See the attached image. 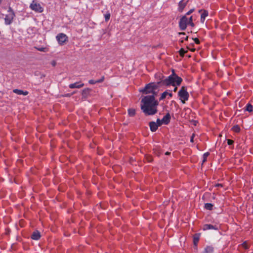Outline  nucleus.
<instances>
[{"instance_id":"9b49d317","label":"nucleus","mask_w":253,"mask_h":253,"mask_svg":"<svg viewBox=\"0 0 253 253\" xmlns=\"http://www.w3.org/2000/svg\"><path fill=\"white\" fill-rule=\"evenodd\" d=\"M84 84L81 83L80 82H77V83H75L74 84H70L69 86L70 88H80L84 86Z\"/></svg>"},{"instance_id":"a19ab883","label":"nucleus","mask_w":253,"mask_h":253,"mask_svg":"<svg viewBox=\"0 0 253 253\" xmlns=\"http://www.w3.org/2000/svg\"><path fill=\"white\" fill-rule=\"evenodd\" d=\"M156 154L157 155V156H159L160 153V152H158V153H156Z\"/></svg>"},{"instance_id":"2f4dec72","label":"nucleus","mask_w":253,"mask_h":253,"mask_svg":"<svg viewBox=\"0 0 253 253\" xmlns=\"http://www.w3.org/2000/svg\"><path fill=\"white\" fill-rule=\"evenodd\" d=\"M193 40L195 42L196 44H199L200 43V41L198 38H195L193 39Z\"/></svg>"},{"instance_id":"79ce46f5","label":"nucleus","mask_w":253,"mask_h":253,"mask_svg":"<svg viewBox=\"0 0 253 253\" xmlns=\"http://www.w3.org/2000/svg\"><path fill=\"white\" fill-rule=\"evenodd\" d=\"M190 50L192 51H194L195 49L194 48H192V49H191Z\"/></svg>"},{"instance_id":"c756f323","label":"nucleus","mask_w":253,"mask_h":253,"mask_svg":"<svg viewBox=\"0 0 253 253\" xmlns=\"http://www.w3.org/2000/svg\"><path fill=\"white\" fill-rule=\"evenodd\" d=\"M110 13H108V14H106L105 15V18L106 21H108L110 19Z\"/></svg>"},{"instance_id":"cd10ccee","label":"nucleus","mask_w":253,"mask_h":253,"mask_svg":"<svg viewBox=\"0 0 253 253\" xmlns=\"http://www.w3.org/2000/svg\"><path fill=\"white\" fill-rule=\"evenodd\" d=\"M194 9H190L189 11H188L185 15H187V16H190V15L194 11Z\"/></svg>"},{"instance_id":"2eb2a0df","label":"nucleus","mask_w":253,"mask_h":253,"mask_svg":"<svg viewBox=\"0 0 253 253\" xmlns=\"http://www.w3.org/2000/svg\"><path fill=\"white\" fill-rule=\"evenodd\" d=\"M170 115L168 113L166 115H165L163 118L162 119V122L163 124L167 125L169 123L170 121Z\"/></svg>"},{"instance_id":"4468645a","label":"nucleus","mask_w":253,"mask_h":253,"mask_svg":"<svg viewBox=\"0 0 253 253\" xmlns=\"http://www.w3.org/2000/svg\"><path fill=\"white\" fill-rule=\"evenodd\" d=\"M41 237L40 233L38 231H36L33 233V234L31 235V238L33 240H39Z\"/></svg>"},{"instance_id":"a878e982","label":"nucleus","mask_w":253,"mask_h":253,"mask_svg":"<svg viewBox=\"0 0 253 253\" xmlns=\"http://www.w3.org/2000/svg\"><path fill=\"white\" fill-rule=\"evenodd\" d=\"M38 50L40 51L47 52L48 51V48L46 47H41L38 48Z\"/></svg>"},{"instance_id":"e433bc0d","label":"nucleus","mask_w":253,"mask_h":253,"mask_svg":"<svg viewBox=\"0 0 253 253\" xmlns=\"http://www.w3.org/2000/svg\"><path fill=\"white\" fill-rule=\"evenodd\" d=\"M216 187H222L223 185L221 184H217L215 185Z\"/></svg>"},{"instance_id":"f03ea898","label":"nucleus","mask_w":253,"mask_h":253,"mask_svg":"<svg viewBox=\"0 0 253 253\" xmlns=\"http://www.w3.org/2000/svg\"><path fill=\"white\" fill-rule=\"evenodd\" d=\"M155 77L159 78L158 84H161V85L178 86L182 81V79L174 73V70H172V74L165 79H164V76L161 73L156 74Z\"/></svg>"},{"instance_id":"f704fd0d","label":"nucleus","mask_w":253,"mask_h":253,"mask_svg":"<svg viewBox=\"0 0 253 253\" xmlns=\"http://www.w3.org/2000/svg\"><path fill=\"white\" fill-rule=\"evenodd\" d=\"M51 64L53 66H55L56 64V62L55 61V60H53L51 62Z\"/></svg>"},{"instance_id":"a211bd4d","label":"nucleus","mask_w":253,"mask_h":253,"mask_svg":"<svg viewBox=\"0 0 253 253\" xmlns=\"http://www.w3.org/2000/svg\"><path fill=\"white\" fill-rule=\"evenodd\" d=\"M200 235L196 234L193 236V243L195 246H197L200 239Z\"/></svg>"},{"instance_id":"4c0bfd02","label":"nucleus","mask_w":253,"mask_h":253,"mask_svg":"<svg viewBox=\"0 0 253 253\" xmlns=\"http://www.w3.org/2000/svg\"><path fill=\"white\" fill-rule=\"evenodd\" d=\"M177 86H174V89H173V91H174V92H176V91H177Z\"/></svg>"},{"instance_id":"58836bf2","label":"nucleus","mask_w":253,"mask_h":253,"mask_svg":"<svg viewBox=\"0 0 253 253\" xmlns=\"http://www.w3.org/2000/svg\"><path fill=\"white\" fill-rule=\"evenodd\" d=\"M179 35L184 36L185 35V34L184 32H181V33H179Z\"/></svg>"},{"instance_id":"1a4fd4ad","label":"nucleus","mask_w":253,"mask_h":253,"mask_svg":"<svg viewBox=\"0 0 253 253\" xmlns=\"http://www.w3.org/2000/svg\"><path fill=\"white\" fill-rule=\"evenodd\" d=\"M199 12L201 13V22L203 23L208 15V12L206 10L201 9L199 10Z\"/></svg>"},{"instance_id":"f257e3e1","label":"nucleus","mask_w":253,"mask_h":253,"mask_svg":"<svg viewBox=\"0 0 253 253\" xmlns=\"http://www.w3.org/2000/svg\"><path fill=\"white\" fill-rule=\"evenodd\" d=\"M141 102L143 103L141 106V109L146 115H153L157 113L158 102L155 100L153 95L144 97Z\"/></svg>"},{"instance_id":"b1692460","label":"nucleus","mask_w":253,"mask_h":253,"mask_svg":"<svg viewBox=\"0 0 253 253\" xmlns=\"http://www.w3.org/2000/svg\"><path fill=\"white\" fill-rule=\"evenodd\" d=\"M187 52V50H185L183 48H181L179 51V54L181 56H183L184 54Z\"/></svg>"},{"instance_id":"412c9836","label":"nucleus","mask_w":253,"mask_h":253,"mask_svg":"<svg viewBox=\"0 0 253 253\" xmlns=\"http://www.w3.org/2000/svg\"><path fill=\"white\" fill-rule=\"evenodd\" d=\"M128 113L130 116H134L135 114V110L134 109H129L128 110Z\"/></svg>"},{"instance_id":"c9c22d12","label":"nucleus","mask_w":253,"mask_h":253,"mask_svg":"<svg viewBox=\"0 0 253 253\" xmlns=\"http://www.w3.org/2000/svg\"><path fill=\"white\" fill-rule=\"evenodd\" d=\"M194 136H195V134H193V135H192V136H191V137L190 141H191V142H193V141H194L193 139H194Z\"/></svg>"},{"instance_id":"0eeeda50","label":"nucleus","mask_w":253,"mask_h":253,"mask_svg":"<svg viewBox=\"0 0 253 253\" xmlns=\"http://www.w3.org/2000/svg\"><path fill=\"white\" fill-rule=\"evenodd\" d=\"M30 7L31 9L37 12L41 13L43 10V9L41 6V4L39 3H37V2H35V1H33L30 4Z\"/></svg>"},{"instance_id":"ddd939ff","label":"nucleus","mask_w":253,"mask_h":253,"mask_svg":"<svg viewBox=\"0 0 253 253\" xmlns=\"http://www.w3.org/2000/svg\"><path fill=\"white\" fill-rule=\"evenodd\" d=\"M149 126L152 131H155L158 127V125L154 122L149 123Z\"/></svg>"},{"instance_id":"c85d7f7f","label":"nucleus","mask_w":253,"mask_h":253,"mask_svg":"<svg viewBox=\"0 0 253 253\" xmlns=\"http://www.w3.org/2000/svg\"><path fill=\"white\" fill-rule=\"evenodd\" d=\"M104 77L103 76V77H102V78L100 79L95 81V82H96V83H102L104 81Z\"/></svg>"},{"instance_id":"7c9ffc66","label":"nucleus","mask_w":253,"mask_h":253,"mask_svg":"<svg viewBox=\"0 0 253 253\" xmlns=\"http://www.w3.org/2000/svg\"><path fill=\"white\" fill-rule=\"evenodd\" d=\"M234 143L233 140L231 139H227V144L229 145H232Z\"/></svg>"},{"instance_id":"393cba45","label":"nucleus","mask_w":253,"mask_h":253,"mask_svg":"<svg viewBox=\"0 0 253 253\" xmlns=\"http://www.w3.org/2000/svg\"><path fill=\"white\" fill-rule=\"evenodd\" d=\"M209 155V153H205L203 155V163H205L207 161V158Z\"/></svg>"},{"instance_id":"20e7f679","label":"nucleus","mask_w":253,"mask_h":253,"mask_svg":"<svg viewBox=\"0 0 253 253\" xmlns=\"http://www.w3.org/2000/svg\"><path fill=\"white\" fill-rule=\"evenodd\" d=\"M161 85V84H158V82L157 83H151L147 84L145 87L141 91L147 93H155V90L157 89L158 87Z\"/></svg>"},{"instance_id":"dca6fc26","label":"nucleus","mask_w":253,"mask_h":253,"mask_svg":"<svg viewBox=\"0 0 253 253\" xmlns=\"http://www.w3.org/2000/svg\"><path fill=\"white\" fill-rule=\"evenodd\" d=\"M13 92L18 95H27L28 94V92L27 91H24L22 90L18 89H15L13 90Z\"/></svg>"},{"instance_id":"f8f14e48","label":"nucleus","mask_w":253,"mask_h":253,"mask_svg":"<svg viewBox=\"0 0 253 253\" xmlns=\"http://www.w3.org/2000/svg\"><path fill=\"white\" fill-rule=\"evenodd\" d=\"M217 227L216 226H213L211 224H205L203 227L204 230H207L210 229L217 230Z\"/></svg>"},{"instance_id":"f3484780","label":"nucleus","mask_w":253,"mask_h":253,"mask_svg":"<svg viewBox=\"0 0 253 253\" xmlns=\"http://www.w3.org/2000/svg\"><path fill=\"white\" fill-rule=\"evenodd\" d=\"M167 96H169V97H171L172 96V94L171 92H169L168 91H165L162 94L160 98V100H161L164 99Z\"/></svg>"},{"instance_id":"5701e85b","label":"nucleus","mask_w":253,"mask_h":253,"mask_svg":"<svg viewBox=\"0 0 253 253\" xmlns=\"http://www.w3.org/2000/svg\"><path fill=\"white\" fill-rule=\"evenodd\" d=\"M232 130L236 132H239L240 131V128L238 126H235L232 127Z\"/></svg>"},{"instance_id":"6ab92c4d","label":"nucleus","mask_w":253,"mask_h":253,"mask_svg":"<svg viewBox=\"0 0 253 253\" xmlns=\"http://www.w3.org/2000/svg\"><path fill=\"white\" fill-rule=\"evenodd\" d=\"M213 252V248L211 246L206 247L203 253H212Z\"/></svg>"},{"instance_id":"39448f33","label":"nucleus","mask_w":253,"mask_h":253,"mask_svg":"<svg viewBox=\"0 0 253 253\" xmlns=\"http://www.w3.org/2000/svg\"><path fill=\"white\" fill-rule=\"evenodd\" d=\"M180 99L183 103H185V101L188 99L189 93L187 91V88L185 86H182L178 93Z\"/></svg>"},{"instance_id":"37998d69","label":"nucleus","mask_w":253,"mask_h":253,"mask_svg":"<svg viewBox=\"0 0 253 253\" xmlns=\"http://www.w3.org/2000/svg\"><path fill=\"white\" fill-rule=\"evenodd\" d=\"M148 161H149V162H151V161H152V158H151V157H150V159H149V160H148Z\"/></svg>"},{"instance_id":"ea45409f","label":"nucleus","mask_w":253,"mask_h":253,"mask_svg":"<svg viewBox=\"0 0 253 253\" xmlns=\"http://www.w3.org/2000/svg\"><path fill=\"white\" fill-rule=\"evenodd\" d=\"M169 154H170V153H169V152H167L165 153V154H166V155H169Z\"/></svg>"},{"instance_id":"bb28decb","label":"nucleus","mask_w":253,"mask_h":253,"mask_svg":"<svg viewBox=\"0 0 253 253\" xmlns=\"http://www.w3.org/2000/svg\"><path fill=\"white\" fill-rule=\"evenodd\" d=\"M156 123L159 126H161L163 124L162 120H160L159 119H158L157 120V122Z\"/></svg>"},{"instance_id":"473e14b6","label":"nucleus","mask_w":253,"mask_h":253,"mask_svg":"<svg viewBox=\"0 0 253 253\" xmlns=\"http://www.w3.org/2000/svg\"><path fill=\"white\" fill-rule=\"evenodd\" d=\"M88 82L90 84H96L95 81H94L93 80H90Z\"/></svg>"},{"instance_id":"72a5a7b5","label":"nucleus","mask_w":253,"mask_h":253,"mask_svg":"<svg viewBox=\"0 0 253 253\" xmlns=\"http://www.w3.org/2000/svg\"><path fill=\"white\" fill-rule=\"evenodd\" d=\"M188 38V36H186L185 38H184V37H183V38H181V40H180V42H183V39H185V40H187Z\"/></svg>"},{"instance_id":"6e6552de","label":"nucleus","mask_w":253,"mask_h":253,"mask_svg":"<svg viewBox=\"0 0 253 253\" xmlns=\"http://www.w3.org/2000/svg\"><path fill=\"white\" fill-rule=\"evenodd\" d=\"M56 38L60 45H63L68 41V37L63 33L58 34Z\"/></svg>"},{"instance_id":"4be33fe9","label":"nucleus","mask_w":253,"mask_h":253,"mask_svg":"<svg viewBox=\"0 0 253 253\" xmlns=\"http://www.w3.org/2000/svg\"><path fill=\"white\" fill-rule=\"evenodd\" d=\"M212 207H213V205H212L211 204H210V203H206L205 205V208L207 210H211L212 209Z\"/></svg>"},{"instance_id":"aec40b11","label":"nucleus","mask_w":253,"mask_h":253,"mask_svg":"<svg viewBox=\"0 0 253 253\" xmlns=\"http://www.w3.org/2000/svg\"><path fill=\"white\" fill-rule=\"evenodd\" d=\"M245 111L252 112L253 111V106L251 104H248L245 108Z\"/></svg>"},{"instance_id":"7ed1b4c3","label":"nucleus","mask_w":253,"mask_h":253,"mask_svg":"<svg viewBox=\"0 0 253 253\" xmlns=\"http://www.w3.org/2000/svg\"><path fill=\"white\" fill-rule=\"evenodd\" d=\"M187 26H190L192 27L195 26V24L193 22L192 16L188 17L187 15H184L179 22V26L181 30H185Z\"/></svg>"},{"instance_id":"9d476101","label":"nucleus","mask_w":253,"mask_h":253,"mask_svg":"<svg viewBox=\"0 0 253 253\" xmlns=\"http://www.w3.org/2000/svg\"><path fill=\"white\" fill-rule=\"evenodd\" d=\"M188 0H182L178 3V10L179 12H182L185 7L186 6Z\"/></svg>"},{"instance_id":"423d86ee","label":"nucleus","mask_w":253,"mask_h":253,"mask_svg":"<svg viewBox=\"0 0 253 253\" xmlns=\"http://www.w3.org/2000/svg\"><path fill=\"white\" fill-rule=\"evenodd\" d=\"M8 13L5 15L4 18L5 24L6 25L10 24L15 17V13L12 9L9 7L7 11Z\"/></svg>"},{"instance_id":"c03bdc74","label":"nucleus","mask_w":253,"mask_h":253,"mask_svg":"<svg viewBox=\"0 0 253 253\" xmlns=\"http://www.w3.org/2000/svg\"><path fill=\"white\" fill-rule=\"evenodd\" d=\"M2 0H0V4H1Z\"/></svg>"}]
</instances>
